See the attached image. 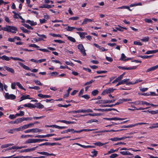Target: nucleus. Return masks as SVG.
<instances>
[{
	"mask_svg": "<svg viewBox=\"0 0 158 158\" xmlns=\"http://www.w3.org/2000/svg\"><path fill=\"white\" fill-rule=\"evenodd\" d=\"M16 85L18 86L20 88V89L25 90V89L23 87V86L19 82H16Z\"/></svg>",
	"mask_w": 158,
	"mask_h": 158,
	"instance_id": "nucleus-37",
	"label": "nucleus"
},
{
	"mask_svg": "<svg viewBox=\"0 0 158 158\" xmlns=\"http://www.w3.org/2000/svg\"><path fill=\"white\" fill-rule=\"evenodd\" d=\"M96 104H106V100H98L95 102Z\"/></svg>",
	"mask_w": 158,
	"mask_h": 158,
	"instance_id": "nucleus-26",
	"label": "nucleus"
},
{
	"mask_svg": "<svg viewBox=\"0 0 158 158\" xmlns=\"http://www.w3.org/2000/svg\"><path fill=\"white\" fill-rule=\"evenodd\" d=\"M37 85H42L43 84L41 83L40 81L39 80H34L33 81Z\"/></svg>",
	"mask_w": 158,
	"mask_h": 158,
	"instance_id": "nucleus-47",
	"label": "nucleus"
},
{
	"mask_svg": "<svg viewBox=\"0 0 158 158\" xmlns=\"http://www.w3.org/2000/svg\"><path fill=\"white\" fill-rule=\"evenodd\" d=\"M126 57L125 55H124V54L123 53L121 55V57L120 59H119V60L126 61L128 60H130L131 59L130 58H127V59H126Z\"/></svg>",
	"mask_w": 158,
	"mask_h": 158,
	"instance_id": "nucleus-14",
	"label": "nucleus"
},
{
	"mask_svg": "<svg viewBox=\"0 0 158 158\" xmlns=\"http://www.w3.org/2000/svg\"><path fill=\"white\" fill-rule=\"evenodd\" d=\"M29 88L30 89H34L35 90H39L40 89V88L38 86H34V87L29 86Z\"/></svg>",
	"mask_w": 158,
	"mask_h": 158,
	"instance_id": "nucleus-43",
	"label": "nucleus"
},
{
	"mask_svg": "<svg viewBox=\"0 0 158 158\" xmlns=\"http://www.w3.org/2000/svg\"><path fill=\"white\" fill-rule=\"evenodd\" d=\"M152 55H150V56H138L143 58V59H148L151 58V57L152 56Z\"/></svg>",
	"mask_w": 158,
	"mask_h": 158,
	"instance_id": "nucleus-40",
	"label": "nucleus"
},
{
	"mask_svg": "<svg viewBox=\"0 0 158 158\" xmlns=\"http://www.w3.org/2000/svg\"><path fill=\"white\" fill-rule=\"evenodd\" d=\"M142 81H143V80H141V79H137L135 81V82H131V83L130 84H131V85H134V84H136V83H138L139 82H142Z\"/></svg>",
	"mask_w": 158,
	"mask_h": 158,
	"instance_id": "nucleus-34",
	"label": "nucleus"
},
{
	"mask_svg": "<svg viewBox=\"0 0 158 158\" xmlns=\"http://www.w3.org/2000/svg\"><path fill=\"white\" fill-rule=\"evenodd\" d=\"M54 42L56 43H58L60 44L61 43H64V42L63 41L61 40H54Z\"/></svg>",
	"mask_w": 158,
	"mask_h": 158,
	"instance_id": "nucleus-58",
	"label": "nucleus"
},
{
	"mask_svg": "<svg viewBox=\"0 0 158 158\" xmlns=\"http://www.w3.org/2000/svg\"><path fill=\"white\" fill-rule=\"evenodd\" d=\"M116 90V89H114L113 88H110L104 90L102 93L101 95H104L106 94H109L112 93L114 92V90Z\"/></svg>",
	"mask_w": 158,
	"mask_h": 158,
	"instance_id": "nucleus-4",
	"label": "nucleus"
},
{
	"mask_svg": "<svg viewBox=\"0 0 158 158\" xmlns=\"http://www.w3.org/2000/svg\"><path fill=\"white\" fill-rule=\"evenodd\" d=\"M24 26L26 28H27V29H31L33 30V28L31 26H30V25H29L28 24H25L24 25Z\"/></svg>",
	"mask_w": 158,
	"mask_h": 158,
	"instance_id": "nucleus-54",
	"label": "nucleus"
},
{
	"mask_svg": "<svg viewBox=\"0 0 158 158\" xmlns=\"http://www.w3.org/2000/svg\"><path fill=\"white\" fill-rule=\"evenodd\" d=\"M99 93L98 91L97 90H94L92 92V94L94 96L96 95Z\"/></svg>",
	"mask_w": 158,
	"mask_h": 158,
	"instance_id": "nucleus-42",
	"label": "nucleus"
},
{
	"mask_svg": "<svg viewBox=\"0 0 158 158\" xmlns=\"http://www.w3.org/2000/svg\"><path fill=\"white\" fill-rule=\"evenodd\" d=\"M24 112L23 111H20L19 113L16 114V116H22L24 115Z\"/></svg>",
	"mask_w": 158,
	"mask_h": 158,
	"instance_id": "nucleus-45",
	"label": "nucleus"
},
{
	"mask_svg": "<svg viewBox=\"0 0 158 158\" xmlns=\"http://www.w3.org/2000/svg\"><path fill=\"white\" fill-rule=\"evenodd\" d=\"M15 123H16V124H18L19 123H20L22 122V120L21 119V118H19L16 119Z\"/></svg>",
	"mask_w": 158,
	"mask_h": 158,
	"instance_id": "nucleus-55",
	"label": "nucleus"
},
{
	"mask_svg": "<svg viewBox=\"0 0 158 158\" xmlns=\"http://www.w3.org/2000/svg\"><path fill=\"white\" fill-rule=\"evenodd\" d=\"M79 19V17L76 16V17H71V18H70L69 19V20H71L75 21V20H77Z\"/></svg>",
	"mask_w": 158,
	"mask_h": 158,
	"instance_id": "nucleus-48",
	"label": "nucleus"
},
{
	"mask_svg": "<svg viewBox=\"0 0 158 158\" xmlns=\"http://www.w3.org/2000/svg\"><path fill=\"white\" fill-rule=\"evenodd\" d=\"M94 19H89L87 18H85L83 20L81 25L85 24H87L88 23L92 22H94Z\"/></svg>",
	"mask_w": 158,
	"mask_h": 158,
	"instance_id": "nucleus-8",
	"label": "nucleus"
},
{
	"mask_svg": "<svg viewBox=\"0 0 158 158\" xmlns=\"http://www.w3.org/2000/svg\"><path fill=\"white\" fill-rule=\"evenodd\" d=\"M13 145H14V144L13 143H10V144H5L4 145H2L1 146V148H7L10 146Z\"/></svg>",
	"mask_w": 158,
	"mask_h": 158,
	"instance_id": "nucleus-38",
	"label": "nucleus"
},
{
	"mask_svg": "<svg viewBox=\"0 0 158 158\" xmlns=\"http://www.w3.org/2000/svg\"><path fill=\"white\" fill-rule=\"evenodd\" d=\"M1 30L8 32L15 33L17 31V28L14 26L6 25L5 27H2Z\"/></svg>",
	"mask_w": 158,
	"mask_h": 158,
	"instance_id": "nucleus-2",
	"label": "nucleus"
},
{
	"mask_svg": "<svg viewBox=\"0 0 158 158\" xmlns=\"http://www.w3.org/2000/svg\"><path fill=\"white\" fill-rule=\"evenodd\" d=\"M117 67L119 69H121L122 70H133L136 69V66H133L132 67H122L120 66H118Z\"/></svg>",
	"mask_w": 158,
	"mask_h": 158,
	"instance_id": "nucleus-6",
	"label": "nucleus"
},
{
	"mask_svg": "<svg viewBox=\"0 0 158 158\" xmlns=\"http://www.w3.org/2000/svg\"><path fill=\"white\" fill-rule=\"evenodd\" d=\"M99 111L104 112L111 111L112 110H115L116 109H97Z\"/></svg>",
	"mask_w": 158,
	"mask_h": 158,
	"instance_id": "nucleus-52",
	"label": "nucleus"
},
{
	"mask_svg": "<svg viewBox=\"0 0 158 158\" xmlns=\"http://www.w3.org/2000/svg\"><path fill=\"white\" fill-rule=\"evenodd\" d=\"M37 153H38V154H41V155H46V156H56V155L55 154H54L53 153H49L47 152H37Z\"/></svg>",
	"mask_w": 158,
	"mask_h": 158,
	"instance_id": "nucleus-10",
	"label": "nucleus"
},
{
	"mask_svg": "<svg viewBox=\"0 0 158 158\" xmlns=\"http://www.w3.org/2000/svg\"><path fill=\"white\" fill-rule=\"evenodd\" d=\"M65 36L67 37L68 40L69 41L73 42H76V40L74 38L71 36H68V35H65Z\"/></svg>",
	"mask_w": 158,
	"mask_h": 158,
	"instance_id": "nucleus-23",
	"label": "nucleus"
},
{
	"mask_svg": "<svg viewBox=\"0 0 158 158\" xmlns=\"http://www.w3.org/2000/svg\"><path fill=\"white\" fill-rule=\"evenodd\" d=\"M107 143H108V142L105 143H103L100 142H99L94 143V144L96 146H99L100 147V146H103L104 145L106 144Z\"/></svg>",
	"mask_w": 158,
	"mask_h": 158,
	"instance_id": "nucleus-24",
	"label": "nucleus"
},
{
	"mask_svg": "<svg viewBox=\"0 0 158 158\" xmlns=\"http://www.w3.org/2000/svg\"><path fill=\"white\" fill-rule=\"evenodd\" d=\"M44 38H42V37H40V38L38 37L37 38H34V40L35 41L38 42V41H41V40L44 41V39H43Z\"/></svg>",
	"mask_w": 158,
	"mask_h": 158,
	"instance_id": "nucleus-51",
	"label": "nucleus"
},
{
	"mask_svg": "<svg viewBox=\"0 0 158 158\" xmlns=\"http://www.w3.org/2000/svg\"><path fill=\"white\" fill-rule=\"evenodd\" d=\"M120 154L124 156L129 155V156H132L133 154L130 153L129 152L127 151H121L120 152Z\"/></svg>",
	"mask_w": 158,
	"mask_h": 158,
	"instance_id": "nucleus-16",
	"label": "nucleus"
},
{
	"mask_svg": "<svg viewBox=\"0 0 158 158\" xmlns=\"http://www.w3.org/2000/svg\"><path fill=\"white\" fill-rule=\"evenodd\" d=\"M130 80L129 78L124 79L121 81L122 84H125L127 85H131V82H128Z\"/></svg>",
	"mask_w": 158,
	"mask_h": 158,
	"instance_id": "nucleus-9",
	"label": "nucleus"
},
{
	"mask_svg": "<svg viewBox=\"0 0 158 158\" xmlns=\"http://www.w3.org/2000/svg\"><path fill=\"white\" fill-rule=\"evenodd\" d=\"M4 68L8 72H10L12 73H15V71L13 69L8 66H4Z\"/></svg>",
	"mask_w": 158,
	"mask_h": 158,
	"instance_id": "nucleus-12",
	"label": "nucleus"
},
{
	"mask_svg": "<svg viewBox=\"0 0 158 158\" xmlns=\"http://www.w3.org/2000/svg\"><path fill=\"white\" fill-rule=\"evenodd\" d=\"M24 130V129L23 126H21L20 127L18 128L11 129V131H23Z\"/></svg>",
	"mask_w": 158,
	"mask_h": 158,
	"instance_id": "nucleus-21",
	"label": "nucleus"
},
{
	"mask_svg": "<svg viewBox=\"0 0 158 158\" xmlns=\"http://www.w3.org/2000/svg\"><path fill=\"white\" fill-rule=\"evenodd\" d=\"M106 59L107 61L110 62H112L113 60L112 58L110 57L106 56Z\"/></svg>",
	"mask_w": 158,
	"mask_h": 158,
	"instance_id": "nucleus-59",
	"label": "nucleus"
},
{
	"mask_svg": "<svg viewBox=\"0 0 158 158\" xmlns=\"http://www.w3.org/2000/svg\"><path fill=\"white\" fill-rule=\"evenodd\" d=\"M114 106V104H111V105H100V106L101 107H112L113 106Z\"/></svg>",
	"mask_w": 158,
	"mask_h": 158,
	"instance_id": "nucleus-46",
	"label": "nucleus"
},
{
	"mask_svg": "<svg viewBox=\"0 0 158 158\" xmlns=\"http://www.w3.org/2000/svg\"><path fill=\"white\" fill-rule=\"evenodd\" d=\"M118 156V155L116 153H114V154H113L111 155H110V158H115L117 157Z\"/></svg>",
	"mask_w": 158,
	"mask_h": 158,
	"instance_id": "nucleus-56",
	"label": "nucleus"
},
{
	"mask_svg": "<svg viewBox=\"0 0 158 158\" xmlns=\"http://www.w3.org/2000/svg\"><path fill=\"white\" fill-rule=\"evenodd\" d=\"M83 98L86 99H88L90 98V96L88 94H85L81 96Z\"/></svg>",
	"mask_w": 158,
	"mask_h": 158,
	"instance_id": "nucleus-64",
	"label": "nucleus"
},
{
	"mask_svg": "<svg viewBox=\"0 0 158 158\" xmlns=\"http://www.w3.org/2000/svg\"><path fill=\"white\" fill-rule=\"evenodd\" d=\"M0 59H2L3 60L8 61L10 60V57H9L6 55H3L2 56H0Z\"/></svg>",
	"mask_w": 158,
	"mask_h": 158,
	"instance_id": "nucleus-18",
	"label": "nucleus"
},
{
	"mask_svg": "<svg viewBox=\"0 0 158 158\" xmlns=\"http://www.w3.org/2000/svg\"><path fill=\"white\" fill-rule=\"evenodd\" d=\"M34 136L33 135H22L21 136V138H28V137H33Z\"/></svg>",
	"mask_w": 158,
	"mask_h": 158,
	"instance_id": "nucleus-29",
	"label": "nucleus"
},
{
	"mask_svg": "<svg viewBox=\"0 0 158 158\" xmlns=\"http://www.w3.org/2000/svg\"><path fill=\"white\" fill-rule=\"evenodd\" d=\"M158 127V123L153 124L151 126L149 127V128L150 129H153Z\"/></svg>",
	"mask_w": 158,
	"mask_h": 158,
	"instance_id": "nucleus-35",
	"label": "nucleus"
},
{
	"mask_svg": "<svg viewBox=\"0 0 158 158\" xmlns=\"http://www.w3.org/2000/svg\"><path fill=\"white\" fill-rule=\"evenodd\" d=\"M94 82V81L93 80H91L90 81L87 82L85 83L84 84L85 86L88 85L89 84H91L93 82Z\"/></svg>",
	"mask_w": 158,
	"mask_h": 158,
	"instance_id": "nucleus-62",
	"label": "nucleus"
},
{
	"mask_svg": "<svg viewBox=\"0 0 158 158\" xmlns=\"http://www.w3.org/2000/svg\"><path fill=\"white\" fill-rule=\"evenodd\" d=\"M19 64L24 69L27 70H31V69L28 67L24 65L23 63L19 62Z\"/></svg>",
	"mask_w": 158,
	"mask_h": 158,
	"instance_id": "nucleus-13",
	"label": "nucleus"
},
{
	"mask_svg": "<svg viewBox=\"0 0 158 158\" xmlns=\"http://www.w3.org/2000/svg\"><path fill=\"white\" fill-rule=\"evenodd\" d=\"M40 7L42 8H46L49 9L52 8V6L51 5L45 4L43 6H41Z\"/></svg>",
	"mask_w": 158,
	"mask_h": 158,
	"instance_id": "nucleus-31",
	"label": "nucleus"
},
{
	"mask_svg": "<svg viewBox=\"0 0 158 158\" xmlns=\"http://www.w3.org/2000/svg\"><path fill=\"white\" fill-rule=\"evenodd\" d=\"M92 110L90 109H80L77 110L73 111L72 112L74 113H85L87 112H92Z\"/></svg>",
	"mask_w": 158,
	"mask_h": 158,
	"instance_id": "nucleus-7",
	"label": "nucleus"
},
{
	"mask_svg": "<svg viewBox=\"0 0 158 158\" xmlns=\"http://www.w3.org/2000/svg\"><path fill=\"white\" fill-rule=\"evenodd\" d=\"M20 28L23 31V32L29 34L31 32L30 31L27 30L26 29L24 28L23 27H21Z\"/></svg>",
	"mask_w": 158,
	"mask_h": 158,
	"instance_id": "nucleus-30",
	"label": "nucleus"
},
{
	"mask_svg": "<svg viewBox=\"0 0 158 158\" xmlns=\"http://www.w3.org/2000/svg\"><path fill=\"white\" fill-rule=\"evenodd\" d=\"M143 112H148L149 113H150L152 114H155L157 113H158V110H157L156 111H154V110H151V111H149V110H147L146 111H142Z\"/></svg>",
	"mask_w": 158,
	"mask_h": 158,
	"instance_id": "nucleus-22",
	"label": "nucleus"
},
{
	"mask_svg": "<svg viewBox=\"0 0 158 158\" xmlns=\"http://www.w3.org/2000/svg\"><path fill=\"white\" fill-rule=\"evenodd\" d=\"M77 48L80 50L83 56H85L86 55L85 49L82 44H80L78 45Z\"/></svg>",
	"mask_w": 158,
	"mask_h": 158,
	"instance_id": "nucleus-3",
	"label": "nucleus"
},
{
	"mask_svg": "<svg viewBox=\"0 0 158 158\" xmlns=\"http://www.w3.org/2000/svg\"><path fill=\"white\" fill-rule=\"evenodd\" d=\"M118 150V149H117V150H114L113 149H111L105 155H109L110 153H114L115 152L117 151Z\"/></svg>",
	"mask_w": 158,
	"mask_h": 158,
	"instance_id": "nucleus-36",
	"label": "nucleus"
},
{
	"mask_svg": "<svg viewBox=\"0 0 158 158\" xmlns=\"http://www.w3.org/2000/svg\"><path fill=\"white\" fill-rule=\"evenodd\" d=\"M96 73L98 74L105 73H107L106 71H97Z\"/></svg>",
	"mask_w": 158,
	"mask_h": 158,
	"instance_id": "nucleus-61",
	"label": "nucleus"
},
{
	"mask_svg": "<svg viewBox=\"0 0 158 158\" xmlns=\"http://www.w3.org/2000/svg\"><path fill=\"white\" fill-rule=\"evenodd\" d=\"M35 128L28 129L24 131V132L25 133H29L30 132H32L33 133H35Z\"/></svg>",
	"mask_w": 158,
	"mask_h": 158,
	"instance_id": "nucleus-25",
	"label": "nucleus"
},
{
	"mask_svg": "<svg viewBox=\"0 0 158 158\" xmlns=\"http://www.w3.org/2000/svg\"><path fill=\"white\" fill-rule=\"evenodd\" d=\"M144 21L148 23H152V21L151 19H144Z\"/></svg>",
	"mask_w": 158,
	"mask_h": 158,
	"instance_id": "nucleus-60",
	"label": "nucleus"
},
{
	"mask_svg": "<svg viewBox=\"0 0 158 158\" xmlns=\"http://www.w3.org/2000/svg\"><path fill=\"white\" fill-rule=\"evenodd\" d=\"M140 90L142 92H144L147 91L148 88H142L141 87H139Z\"/></svg>",
	"mask_w": 158,
	"mask_h": 158,
	"instance_id": "nucleus-50",
	"label": "nucleus"
},
{
	"mask_svg": "<svg viewBox=\"0 0 158 158\" xmlns=\"http://www.w3.org/2000/svg\"><path fill=\"white\" fill-rule=\"evenodd\" d=\"M34 124V123H30L27 124H25L23 126L24 130L27 129L28 128L31 127V126H33Z\"/></svg>",
	"mask_w": 158,
	"mask_h": 158,
	"instance_id": "nucleus-20",
	"label": "nucleus"
},
{
	"mask_svg": "<svg viewBox=\"0 0 158 158\" xmlns=\"http://www.w3.org/2000/svg\"><path fill=\"white\" fill-rule=\"evenodd\" d=\"M76 33L78 34L81 39L85 37V35H87V33L85 32H77Z\"/></svg>",
	"mask_w": 158,
	"mask_h": 158,
	"instance_id": "nucleus-11",
	"label": "nucleus"
},
{
	"mask_svg": "<svg viewBox=\"0 0 158 158\" xmlns=\"http://www.w3.org/2000/svg\"><path fill=\"white\" fill-rule=\"evenodd\" d=\"M91 156L92 157L96 156L98 154V152L97 151L94 150L93 151L91 152Z\"/></svg>",
	"mask_w": 158,
	"mask_h": 158,
	"instance_id": "nucleus-28",
	"label": "nucleus"
},
{
	"mask_svg": "<svg viewBox=\"0 0 158 158\" xmlns=\"http://www.w3.org/2000/svg\"><path fill=\"white\" fill-rule=\"evenodd\" d=\"M25 75L31 76H34L35 77H37L35 75V74L33 73H27L25 74Z\"/></svg>",
	"mask_w": 158,
	"mask_h": 158,
	"instance_id": "nucleus-57",
	"label": "nucleus"
},
{
	"mask_svg": "<svg viewBox=\"0 0 158 158\" xmlns=\"http://www.w3.org/2000/svg\"><path fill=\"white\" fill-rule=\"evenodd\" d=\"M30 96L29 95H27L26 96L25 95H23L20 98V100H19V102H21L24 100H25L27 99H31V98H29V97Z\"/></svg>",
	"mask_w": 158,
	"mask_h": 158,
	"instance_id": "nucleus-15",
	"label": "nucleus"
},
{
	"mask_svg": "<svg viewBox=\"0 0 158 158\" xmlns=\"http://www.w3.org/2000/svg\"><path fill=\"white\" fill-rule=\"evenodd\" d=\"M57 122H60L61 123H64L67 124H70V121H67L65 120H58L57 121Z\"/></svg>",
	"mask_w": 158,
	"mask_h": 158,
	"instance_id": "nucleus-33",
	"label": "nucleus"
},
{
	"mask_svg": "<svg viewBox=\"0 0 158 158\" xmlns=\"http://www.w3.org/2000/svg\"><path fill=\"white\" fill-rule=\"evenodd\" d=\"M23 106L25 107L35 108V107L38 109H41L44 108V106L40 103H39L34 105L31 103H29L24 104L23 105L19 106L18 109H22Z\"/></svg>",
	"mask_w": 158,
	"mask_h": 158,
	"instance_id": "nucleus-1",
	"label": "nucleus"
},
{
	"mask_svg": "<svg viewBox=\"0 0 158 158\" xmlns=\"http://www.w3.org/2000/svg\"><path fill=\"white\" fill-rule=\"evenodd\" d=\"M17 116H16V114L15 115L14 114H10L9 116V118L10 119H13L16 118Z\"/></svg>",
	"mask_w": 158,
	"mask_h": 158,
	"instance_id": "nucleus-53",
	"label": "nucleus"
},
{
	"mask_svg": "<svg viewBox=\"0 0 158 158\" xmlns=\"http://www.w3.org/2000/svg\"><path fill=\"white\" fill-rule=\"evenodd\" d=\"M149 37L148 36H146L143 37L141 40L143 42H148L149 40Z\"/></svg>",
	"mask_w": 158,
	"mask_h": 158,
	"instance_id": "nucleus-41",
	"label": "nucleus"
},
{
	"mask_svg": "<svg viewBox=\"0 0 158 158\" xmlns=\"http://www.w3.org/2000/svg\"><path fill=\"white\" fill-rule=\"evenodd\" d=\"M5 98L7 99L13 100L16 98L15 95L13 94H9L8 93L5 94Z\"/></svg>",
	"mask_w": 158,
	"mask_h": 158,
	"instance_id": "nucleus-5",
	"label": "nucleus"
},
{
	"mask_svg": "<svg viewBox=\"0 0 158 158\" xmlns=\"http://www.w3.org/2000/svg\"><path fill=\"white\" fill-rule=\"evenodd\" d=\"M10 59H12L15 60H19L22 62H24V60L20 58L17 57H10Z\"/></svg>",
	"mask_w": 158,
	"mask_h": 158,
	"instance_id": "nucleus-39",
	"label": "nucleus"
},
{
	"mask_svg": "<svg viewBox=\"0 0 158 158\" xmlns=\"http://www.w3.org/2000/svg\"><path fill=\"white\" fill-rule=\"evenodd\" d=\"M90 116H98L102 115V113H93V114H89Z\"/></svg>",
	"mask_w": 158,
	"mask_h": 158,
	"instance_id": "nucleus-49",
	"label": "nucleus"
},
{
	"mask_svg": "<svg viewBox=\"0 0 158 158\" xmlns=\"http://www.w3.org/2000/svg\"><path fill=\"white\" fill-rule=\"evenodd\" d=\"M26 22L30 24L31 26L36 25L37 24L36 22H34L33 21H31L30 20H28L26 21Z\"/></svg>",
	"mask_w": 158,
	"mask_h": 158,
	"instance_id": "nucleus-19",
	"label": "nucleus"
},
{
	"mask_svg": "<svg viewBox=\"0 0 158 158\" xmlns=\"http://www.w3.org/2000/svg\"><path fill=\"white\" fill-rule=\"evenodd\" d=\"M158 52V49H156L155 50H149L147 51L146 53L145 54H154L157 53Z\"/></svg>",
	"mask_w": 158,
	"mask_h": 158,
	"instance_id": "nucleus-17",
	"label": "nucleus"
},
{
	"mask_svg": "<svg viewBox=\"0 0 158 158\" xmlns=\"http://www.w3.org/2000/svg\"><path fill=\"white\" fill-rule=\"evenodd\" d=\"M34 143V139H27L25 142V143Z\"/></svg>",
	"mask_w": 158,
	"mask_h": 158,
	"instance_id": "nucleus-32",
	"label": "nucleus"
},
{
	"mask_svg": "<svg viewBox=\"0 0 158 158\" xmlns=\"http://www.w3.org/2000/svg\"><path fill=\"white\" fill-rule=\"evenodd\" d=\"M75 28L76 27H74L68 26L66 27L65 29L68 31H71Z\"/></svg>",
	"mask_w": 158,
	"mask_h": 158,
	"instance_id": "nucleus-27",
	"label": "nucleus"
},
{
	"mask_svg": "<svg viewBox=\"0 0 158 158\" xmlns=\"http://www.w3.org/2000/svg\"><path fill=\"white\" fill-rule=\"evenodd\" d=\"M16 85V82H14L11 83V87L13 89H15V85Z\"/></svg>",
	"mask_w": 158,
	"mask_h": 158,
	"instance_id": "nucleus-63",
	"label": "nucleus"
},
{
	"mask_svg": "<svg viewBox=\"0 0 158 158\" xmlns=\"http://www.w3.org/2000/svg\"><path fill=\"white\" fill-rule=\"evenodd\" d=\"M125 119H126L125 118H121L116 117L112 118V120H123Z\"/></svg>",
	"mask_w": 158,
	"mask_h": 158,
	"instance_id": "nucleus-44",
	"label": "nucleus"
}]
</instances>
